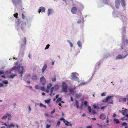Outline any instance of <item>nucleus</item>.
I'll use <instances>...</instances> for the list:
<instances>
[{
  "mask_svg": "<svg viewBox=\"0 0 128 128\" xmlns=\"http://www.w3.org/2000/svg\"><path fill=\"white\" fill-rule=\"evenodd\" d=\"M12 69L15 72L18 71V73L20 74V77H22L24 69L23 66H20V65L18 66H15L12 67Z\"/></svg>",
  "mask_w": 128,
  "mask_h": 128,
  "instance_id": "nucleus-1",
  "label": "nucleus"
},
{
  "mask_svg": "<svg viewBox=\"0 0 128 128\" xmlns=\"http://www.w3.org/2000/svg\"><path fill=\"white\" fill-rule=\"evenodd\" d=\"M62 91L64 92H66L67 91V85L65 82H63L62 84Z\"/></svg>",
  "mask_w": 128,
  "mask_h": 128,
  "instance_id": "nucleus-2",
  "label": "nucleus"
},
{
  "mask_svg": "<svg viewBox=\"0 0 128 128\" xmlns=\"http://www.w3.org/2000/svg\"><path fill=\"white\" fill-rule=\"evenodd\" d=\"M22 42L21 44V47H22L25 46L26 44V37H24V38L21 39Z\"/></svg>",
  "mask_w": 128,
  "mask_h": 128,
  "instance_id": "nucleus-3",
  "label": "nucleus"
},
{
  "mask_svg": "<svg viewBox=\"0 0 128 128\" xmlns=\"http://www.w3.org/2000/svg\"><path fill=\"white\" fill-rule=\"evenodd\" d=\"M76 73L74 72L72 73V75L71 76V79L74 80H77L78 78V77L76 76Z\"/></svg>",
  "mask_w": 128,
  "mask_h": 128,
  "instance_id": "nucleus-4",
  "label": "nucleus"
},
{
  "mask_svg": "<svg viewBox=\"0 0 128 128\" xmlns=\"http://www.w3.org/2000/svg\"><path fill=\"white\" fill-rule=\"evenodd\" d=\"M40 80L43 85H44L45 84L46 80L43 76H42L40 78Z\"/></svg>",
  "mask_w": 128,
  "mask_h": 128,
  "instance_id": "nucleus-5",
  "label": "nucleus"
},
{
  "mask_svg": "<svg viewBox=\"0 0 128 128\" xmlns=\"http://www.w3.org/2000/svg\"><path fill=\"white\" fill-rule=\"evenodd\" d=\"M120 0H115V6L116 8L118 9L119 8L120 6Z\"/></svg>",
  "mask_w": 128,
  "mask_h": 128,
  "instance_id": "nucleus-6",
  "label": "nucleus"
},
{
  "mask_svg": "<svg viewBox=\"0 0 128 128\" xmlns=\"http://www.w3.org/2000/svg\"><path fill=\"white\" fill-rule=\"evenodd\" d=\"M12 2L14 4L16 5V4L21 2L22 0H12Z\"/></svg>",
  "mask_w": 128,
  "mask_h": 128,
  "instance_id": "nucleus-7",
  "label": "nucleus"
},
{
  "mask_svg": "<svg viewBox=\"0 0 128 128\" xmlns=\"http://www.w3.org/2000/svg\"><path fill=\"white\" fill-rule=\"evenodd\" d=\"M8 120L9 119H11V116L10 114H8V113H7L6 114L4 115V116H3L2 118V119H6V118L8 117Z\"/></svg>",
  "mask_w": 128,
  "mask_h": 128,
  "instance_id": "nucleus-8",
  "label": "nucleus"
},
{
  "mask_svg": "<svg viewBox=\"0 0 128 128\" xmlns=\"http://www.w3.org/2000/svg\"><path fill=\"white\" fill-rule=\"evenodd\" d=\"M128 54H126V56H125L123 57L121 55L119 54L116 57V60L121 59H122L123 58H125L126 57V56L128 55Z\"/></svg>",
  "mask_w": 128,
  "mask_h": 128,
  "instance_id": "nucleus-9",
  "label": "nucleus"
},
{
  "mask_svg": "<svg viewBox=\"0 0 128 128\" xmlns=\"http://www.w3.org/2000/svg\"><path fill=\"white\" fill-rule=\"evenodd\" d=\"M71 11L73 14H76L77 11V9L76 7H73L72 8Z\"/></svg>",
  "mask_w": 128,
  "mask_h": 128,
  "instance_id": "nucleus-10",
  "label": "nucleus"
},
{
  "mask_svg": "<svg viewBox=\"0 0 128 128\" xmlns=\"http://www.w3.org/2000/svg\"><path fill=\"white\" fill-rule=\"evenodd\" d=\"M106 118V117L104 113H102L101 114L100 116V118L102 120H104Z\"/></svg>",
  "mask_w": 128,
  "mask_h": 128,
  "instance_id": "nucleus-11",
  "label": "nucleus"
},
{
  "mask_svg": "<svg viewBox=\"0 0 128 128\" xmlns=\"http://www.w3.org/2000/svg\"><path fill=\"white\" fill-rule=\"evenodd\" d=\"M65 125L66 126H70L72 127V124H71L70 122H68L67 120H66L65 122H64Z\"/></svg>",
  "mask_w": 128,
  "mask_h": 128,
  "instance_id": "nucleus-12",
  "label": "nucleus"
},
{
  "mask_svg": "<svg viewBox=\"0 0 128 128\" xmlns=\"http://www.w3.org/2000/svg\"><path fill=\"white\" fill-rule=\"evenodd\" d=\"M52 88H53V91L54 90H56L58 89L59 88V86L58 85H56L54 87H52Z\"/></svg>",
  "mask_w": 128,
  "mask_h": 128,
  "instance_id": "nucleus-13",
  "label": "nucleus"
},
{
  "mask_svg": "<svg viewBox=\"0 0 128 128\" xmlns=\"http://www.w3.org/2000/svg\"><path fill=\"white\" fill-rule=\"evenodd\" d=\"M112 97V96H108L106 98L104 99L103 100V102H107L109 99H110Z\"/></svg>",
  "mask_w": 128,
  "mask_h": 128,
  "instance_id": "nucleus-14",
  "label": "nucleus"
},
{
  "mask_svg": "<svg viewBox=\"0 0 128 128\" xmlns=\"http://www.w3.org/2000/svg\"><path fill=\"white\" fill-rule=\"evenodd\" d=\"M47 68V65L46 64H45L44 65V66L43 67L42 70V73H43L45 70Z\"/></svg>",
  "mask_w": 128,
  "mask_h": 128,
  "instance_id": "nucleus-15",
  "label": "nucleus"
},
{
  "mask_svg": "<svg viewBox=\"0 0 128 128\" xmlns=\"http://www.w3.org/2000/svg\"><path fill=\"white\" fill-rule=\"evenodd\" d=\"M37 76L36 75H33L32 78V80H36L37 79Z\"/></svg>",
  "mask_w": 128,
  "mask_h": 128,
  "instance_id": "nucleus-16",
  "label": "nucleus"
},
{
  "mask_svg": "<svg viewBox=\"0 0 128 128\" xmlns=\"http://www.w3.org/2000/svg\"><path fill=\"white\" fill-rule=\"evenodd\" d=\"M122 2L121 4L123 7H124L126 5V2L125 0H122Z\"/></svg>",
  "mask_w": 128,
  "mask_h": 128,
  "instance_id": "nucleus-17",
  "label": "nucleus"
},
{
  "mask_svg": "<svg viewBox=\"0 0 128 128\" xmlns=\"http://www.w3.org/2000/svg\"><path fill=\"white\" fill-rule=\"evenodd\" d=\"M14 125L13 124V123H11L10 124L8 125V128H11V127H14Z\"/></svg>",
  "mask_w": 128,
  "mask_h": 128,
  "instance_id": "nucleus-18",
  "label": "nucleus"
},
{
  "mask_svg": "<svg viewBox=\"0 0 128 128\" xmlns=\"http://www.w3.org/2000/svg\"><path fill=\"white\" fill-rule=\"evenodd\" d=\"M104 2L106 4H108L110 2L109 0H103Z\"/></svg>",
  "mask_w": 128,
  "mask_h": 128,
  "instance_id": "nucleus-19",
  "label": "nucleus"
},
{
  "mask_svg": "<svg viewBox=\"0 0 128 128\" xmlns=\"http://www.w3.org/2000/svg\"><path fill=\"white\" fill-rule=\"evenodd\" d=\"M76 102L75 104L76 105V106L77 109H78L79 108L78 104L79 103L77 100H76Z\"/></svg>",
  "mask_w": 128,
  "mask_h": 128,
  "instance_id": "nucleus-20",
  "label": "nucleus"
},
{
  "mask_svg": "<svg viewBox=\"0 0 128 128\" xmlns=\"http://www.w3.org/2000/svg\"><path fill=\"white\" fill-rule=\"evenodd\" d=\"M62 100V98H58L56 100V103H58L60 102H61V100Z\"/></svg>",
  "mask_w": 128,
  "mask_h": 128,
  "instance_id": "nucleus-21",
  "label": "nucleus"
},
{
  "mask_svg": "<svg viewBox=\"0 0 128 128\" xmlns=\"http://www.w3.org/2000/svg\"><path fill=\"white\" fill-rule=\"evenodd\" d=\"M52 86V84L51 83H50L47 86V88L48 89H49Z\"/></svg>",
  "mask_w": 128,
  "mask_h": 128,
  "instance_id": "nucleus-22",
  "label": "nucleus"
},
{
  "mask_svg": "<svg viewBox=\"0 0 128 128\" xmlns=\"http://www.w3.org/2000/svg\"><path fill=\"white\" fill-rule=\"evenodd\" d=\"M114 121L115 122L116 124H118L120 123L119 120L118 119L114 118Z\"/></svg>",
  "mask_w": 128,
  "mask_h": 128,
  "instance_id": "nucleus-23",
  "label": "nucleus"
},
{
  "mask_svg": "<svg viewBox=\"0 0 128 128\" xmlns=\"http://www.w3.org/2000/svg\"><path fill=\"white\" fill-rule=\"evenodd\" d=\"M77 44H78V46L79 47H80L82 46L81 43L80 41H78V42Z\"/></svg>",
  "mask_w": 128,
  "mask_h": 128,
  "instance_id": "nucleus-24",
  "label": "nucleus"
},
{
  "mask_svg": "<svg viewBox=\"0 0 128 128\" xmlns=\"http://www.w3.org/2000/svg\"><path fill=\"white\" fill-rule=\"evenodd\" d=\"M93 107L94 108L97 109H98L99 108V107L98 106H96L95 104H94L93 105Z\"/></svg>",
  "mask_w": 128,
  "mask_h": 128,
  "instance_id": "nucleus-25",
  "label": "nucleus"
},
{
  "mask_svg": "<svg viewBox=\"0 0 128 128\" xmlns=\"http://www.w3.org/2000/svg\"><path fill=\"white\" fill-rule=\"evenodd\" d=\"M74 89L73 88H70L69 90L70 92L72 94V93H74Z\"/></svg>",
  "mask_w": 128,
  "mask_h": 128,
  "instance_id": "nucleus-26",
  "label": "nucleus"
},
{
  "mask_svg": "<svg viewBox=\"0 0 128 128\" xmlns=\"http://www.w3.org/2000/svg\"><path fill=\"white\" fill-rule=\"evenodd\" d=\"M81 96V94H76V98H79Z\"/></svg>",
  "mask_w": 128,
  "mask_h": 128,
  "instance_id": "nucleus-27",
  "label": "nucleus"
},
{
  "mask_svg": "<svg viewBox=\"0 0 128 128\" xmlns=\"http://www.w3.org/2000/svg\"><path fill=\"white\" fill-rule=\"evenodd\" d=\"M45 87L44 86L41 87V90H42L43 91H46V90H45Z\"/></svg>",
  "mask_w": 128,
  "mask_h": 128,
  "instance_id": "nucleus-28",
  "label": "nucleus"
},
{
  "mask_svg": "<svg viewBox=\"0 0 128 128\" xmlns=\"http://www.w3.org/2000/svg\"><path fill=\"white\" fill-rule=\"evenodd\" d=\"M40 106H43V107H44L46 109V106H45L44 105V104H42L41 103H40Z\"/></svg>",
  "mask_w": 128,
  "mask_h": 128,
  "instance_id": "nucleus-29",
  "label": "nucleus"
},
{
  "mask_svg": "<svg viewBox=\"0 0 128 128\" xmlns=\"http://www.w3.org/2000/svg\"><path fill=\"white\" fill-rule=\"evenodd\" d=\"M52 80L53 82H55L56 80V76H55L53 77L52 78Z\"/></svg>",
  "mask_w": 128,
  "mask_h": 128,
  "instance_id": "nucleus-30",
  "label": "nucleus"
},
{
  "mask_svg": "<svg viewBox=\"0 0 128 128\" xmlns=\"http://www.w3.org/2000/svg\"><path fill=\"white\" fill-rule=\"evenodd\" d=\"M53 88H52L50 89V95L51 96L53 92Z\"/></svg>",
  "mask_w": 128,
  "mask_h": 128,
  "instance_id": "nucleus-31",
  "label": "nucleus"
},
{
  "mask_svg": "<svg viewBox=\"0 0 128 128\" xmlns=\"http://www.w3.org/2000/svg\"><path fill=\"white\" fill-rule=\"evenodd\" d=\"M44 102L48 104L50 102V100H44Z\"/></svg>",
  "mask_w": 128,
  "mask_h": 128,
  "instance_id": "nucleus-32",
  "label": "nucleus"
},
{
  "mask_svg": "<svg viewBox=\"0 0 128 128\" xmlns=\"http://www.w3.org/2000/svg\"><path fill=\"white\" fill-rule=\"evenodd\" d=\"M51 12V10L50 9H48V16L50 14V12Z\"/></svg>",
  "mask_w": 128,
  "mask_h": 128,
  "instance_id": "nucleus-33",
  "label": "nucleus"
},
{
  "mask_svg": "<svg viewBox=\"0 0 128 128\" xmlns=\"http://www.w3.org/2000/svg\"><path fill=\"white\" fill-rule=\"evenodd\" d=\"M16 76H17V75L13 74V75H12L10 76V78H12Z\"/></svg>",
  "mask_w": 128,
  "mask_h": 128,
  "instance_id": "nucleus-34",
  "label": "nucleus"
},
{
  "mask_svg": "<svg viewBox=\"0 0 128 128\" xmlns=\"http://www.w3.org/2000/svg\"><path fill=\"white\" fill-rule=\"evenodd\" d=\"M18 15V14L17 13H16V14H14V16L16 18H17Z\"/></svg>",
  "mask_w": 128,
  "mask_h": 128,
  "instance_id": "nucleus-35",
  "label": "nucleus"
},
{
  "mask_svg": "<svg viewBox=\"0 0 128 128\" xmlns=\"http://www.w3.org/2000/svg\"><path fill=\"white\" fill-rule=\"evenodd\" d=\"M60 120H63V122L64 123L66 120L64 118H60Z\"/></svg>",
  "mask_w": 128,
  "mask_h": 128,
  "instance_id": "nucleus-36",
  "label": "nucleus"
},
{
  "mask_svg": "<svg viewBox=\"0 0 128 128\" xmlns=\"http://www.w3.org/2000/svg\"><path fill=\"white\" fill-rule=\"evenodd\" d=\"M88 109L89 110V112H90L91 111V109L90 106H88Z\"/></svg>",
  "mask_w": 128,
  "mask_h": 128,
  "instance_id": "nucleus-37",
  "label": "nucleus"
},
{
  "mask_svg": "<svg viewBox=\"0 0 128 128\" xmlns=\"http://www.w3.org/2000/svg\"><path fill=\"white\" fill-rule=\"evenodd\" d=\"M41 8H42V12H44L45 10V8L44 7H41Z\"/></svg>",
  "mask_w": 128,
  "mask_h": 128,
  "instance_id": "nucleus-38",
  "label": "nucleus"
},
{
  "mask_svg": "<svg viewBox=\"0 0 128 128\" xmlns=\"http://www.w3.org/2000/svg\"><path fill=\"white\" fill-rule=\"evenodd\" d=\"M50 46V45L49 44H48L46 46L45 49V50H46L47 49H48V48H49V46Z\"/></svg>",
  "mask_w": 128,
  "mask_h": 128,
  "instance_id": "nucleus-39",
  "label": "nucleus"
},
{
  "mask_svg": "<svg viewBox=\"0 0 128 128\" xmlns=\"http://www.w3.org/2000/svg\"><path fill=\"white\" fill-rule=\"evenodd\" d=\"M2 82L4 84H7L8 83V82L7 80H5Z\"/></svg>",
  "mask_w": 128,
  "mask_h": 128,
  "instance_id": "nucleus-40",
  "label": "nucleus"
},
{
  "mask_svg": "<svg viewBox=\"0 0 128 128\" xmlns=\"http://www.w3.org/2000/svg\"><path fill=\"white\" fill-rule=\"evenodd\" d=\"M97 125L98 126L99 128H102V126L101 124H97Z\"/></svg>",
  "mask_w": 128,
  "mask_h": 128,
  "instance_id": "nucleus-41",
  "label": "nucleus"
},
{
  "mask_svg": "<svg viewBox=\"0 0 128 128\" xmlns=\"http://www.w3.org/2000/svg\"><path fill=\"white\" fill-rule=\"evenodd\" d=\"M42 11V8H41V7H40L39 8V9L38 10V13H40V12Z\"/></svg>",
  "mask_w": 128,
  "mask_h": 128,
  "instance_id": "nucleus-42",
  "label": "nucleus"
},
{
  "mask_svg": "<svg viewBox=\"0 0 128 128\" xmlns=\"http://www.w3.org/2000/svg\"><path fill=\"white\" fill-rule=\"evenodd\" d=\"M126 98H122V100L124 102H126Z\"/></svg>",
  "mask_w": 128,
  "mask_h": 128,
  "instance_id": "nucleus-43",
  "label": "nucleus"
},
{
  "mask_svg": "<svg viewBox=\"0 0 128 128\" xmlns=\"http://www.w3.org/2000/svg\"><path fill=\"white\" fill-rule=\"evenodd\" d=\"M92 113L93 114H94L96 113V112L94 110H92Z\"/></svg>",
  "mask_w": 128,
  "mask_h": 128,
  "instance_id": "nucleus-44",
  "label": "nucleus"
},
{
  "mask_svg": "<svg viewBox=\"0 0 128 128\" xmlns=\"http://www.w3.org/2000/svg\"><path fill=\"white\" fill-rule=\"evenodd\" d=\"M127 124V123H126V122H124L122 124V125L123 126H126Z\"/></svg>",
  "mask_w": 128,
  "mask_h": 128,
  "instance_id": "nucleus-45",
  "label": "nucleus"
},
{
  "mask_svg": "<svg viewBox=\"0 0 128 128\" xmlns=\"http://www.w3.org/2000/svg\"><path fill=\"white\" fill-rule=\"evenodd\" d=\"M50 126V124H47L46 126V128H49Z\"/></svg>",
  "mask_w": 128,
  "mask_h": 128,
  "instance_id": "nucleus-46",
  "label": "nucleus"
},
{
  "mask_svg": "<svg viewBox=\"0 0 128 128\" xmlns=\"http://www.w3.org/2000/svg\"><path fill=\"white\" fill-rule=\"evenodd\" d=\"M35 88L37 90L39 89V86H38L36 85L35 86Z\"/></svg>",
  "mask_w": 128,
  "mask_h": 128,
  "instance_id": "nucleus-47",
  "label": "nucleus"
},
{
  "mask_svg": "<svg viewBox=\"0 0 128 128\" xmlns=\"http://www.w3.org/2000/svg\"><path fill=\"white\" fill-rule=\"evenodd\" d=\"M60 121H58V122L56 124V125L58 126H59L60 124Z\"/></svg>",
  "mask_w": 128,
  "mask_h": 128,
  "instance_id": "nucleus-48",
  "label": "nucleus"
},
{
  "mask_svg": "<svg viewBox=\"0 0 128 128\" xmlns=\"http://www.w3.org/2000/svg\"><path fill=\"white\" fill-rule=\"evenodd\" d=\"M22 18L23 19H24L25 18V16L24 14H22Z\"/></svg>",
  "mask_w": 128,
  "mask_h": 128,
  "instance_id": "nucleus-49",
  "label": "nucleus"
},
{
  "mask_svg": "<svg viewBox=\"0 0 128 128\" xmlns=\"http://www.w3.org/2000/svg\"><path fill=\"white\" fill-rule=\"evenodd\" d=\"M102 96H106V93H104L103 92L102 93L101 95Z\"/></svg>",
  "mask_w": 128,
  "mask_h": 128,
  "instance_id": "nucleus-50",
  "label": "nucleus"
},
{
  "mask_svg": "<svg viewBox=\"0 0 128 128\" xmlns=\"http://www.w3.org/2000/svg\"><path fill=\"white\" fill-rule=\"evenodd\" d=\"M4 72L2 71L1 70H0V75L1 74H4Z\"/></svg>",
  "mask_w": 128,
  "mask_h": 128,
  "instance_id": "nucleus-51",
  "label": "nucleus"
},
{
  "mask_svg": "<svg viewBox=\"0 0 128 128\" xmlns=\"http://www.w3.org/2000/svg\"><path fill=\"white\" fill-rule=\"evenodd\" d=\"M55 111V109H54L51 112V114H54Z\"/></svg>",
  "mask_w": 128,
  "mask_h": 128,
  "instance_id": "nucleus-52",
  "label": "nucleus"
},
{
  "mask_svg": "<svg viewBox=\"0 0 128 128\" xmlns=\"http://www.w3.org/2000/svg\"><path fill=\"white\" fill-rule=\"evenodd\" d=\"M31 110V109L30 108V106H29V108H28L29 112H30V111Z\"/></svg>",
  "mask_w": 128,
  "mask_h": 128,
  "instance_id": "nucleus-53",
  "label": "nucleus"
},
{
  "mask_svg": "<svg viewBox=\"0 0 128 128\" xmlns=\"http://www.w3.org/2000/svg\"><path fill=\"white\" fill-rule=\"evenodd\" d=\"M82 22V21L81 20H78V21L77 22V23L78 24H79L80 23Z\"/></svg>",
  "mask_w": 128,
  "mask_h": 128,
  "instance_id": "nucleus-54",
  "label": "nucleus"
},
{
  "mask_svg": "<svg viewBox=\"0 0 128 128\" xmlns=\"http://www.w3.org/2000/svg\"><path fill=\"white\" fill-rule=\"evenodd\" d=\"M20 20H18V22H17V24H18V25L20 24Z\"/></svg>",
  "mask_w": 128,
  "mask_h": 128,
  "instance_id": "nucleus-55",
  "label": "nucleus"
},
{
  "mask_svg": "<svg viewBox=\"0 0 128 128\" xmlns=\"http://www.w3.org/2000/svg\"><path fill=\"white\" fill-rule=\"evenodd\" d=\"M86 128H92V126H88Z\"/></svg>",
  "mask_w": 128,
  "mask_h": 128,
  "instance_id": "nucleus-56",
  "label": "nucleus"
},
{
  "mask_svg": "<svg viewBox=\"0 0 128 128\" xmlns=\"http://www.w3.org/2000/svg\"><path fill=\"white\" fill-rule=\"evenodd\" d=\"M87 102L86 101H85L84 102V104L85 105H86L87 104Z\"/></svg>",
  "mask_w": 128,
  "mask_h": 128,
  "instance_id": "nucleus-57",
  "label": "nucleus"
},
{
  "mask_svg": "<svg viewBox=\"0 0 128 128\" xmlns=\"http://www.w3.org/2000/svg\"><path fill=\"white\" fill-rule=\"evenodd\" d=\"M3 86V84L0 83V87H2Z\"/></svg>",
  "mask_w": 128,
  "mask_h": 128,
  "instance_id": "nucleus-58",
  "label": "nucleus"
},
{
  "mask_svg": "<svg viewBox=\"0 0 128 128\" xmlns=\"http://www.w3.org/2000/svg\"><path fill=\"white\" fill-rule=\"evenodd\" d=\"M116 116V114H114L113 116V117H115Z\"/></svg>",
  "mask_w": 128,
  "mask_h": 128,
  "instance_id": "nucleus-59",
  "label": "nucleus"
},
{
  "mask_svg": "<svg viewBox=\"0 0 128 128\" xmlns=\"http://www.w3.org/2000/svg\"><path fill=\"white\" fill-rule=\"evenodd\" d=\"M59 96V94H57L56 96V98H57Z\"/></svg>",
  "mask_w": 128,
  "mask_h": 128,
  "instance_id": "nucleus-60",
  "label": "nucleus"
},
{
  "mask_svg": "<svg viewBox=\"0 0 128 128\" xmlns=\"http://www.w3.org/2000/svg\"><path fill=\"white\" fill-rule=\"evenodd\" d=\"M49 89H48L47 88V90L45 91L46 92L48 93L49 92Z\"/></svg>",
  "mask_w": 128,
  "mask_h": 128,
  "instance_id": "nucleus-61",
  "label": "nucleus"
},
{
  "mask_svg": "<svg viewBox=\"0 0 128 128\" xmlns=\"http://www.w3.org/2000/svg\"><path fill=\"white\" fill-rule=\"evenodd\" d=\"M71 101H73V98L72 96L70 97Z\"/></svg>",
  "mask_w": 128,
  "mask_h": 128,
  "instance_id": "nucleus-62",
  "label": "nucleus"
},
{
  "mask_svg": "<svg viewBox=\"0 0 128 128\" xmlns=\"http://www.w3.org/2000/svg\"><path fill=\"white\" fill-rule=\"evenodd\" d=\"M70 44V46L71 47H72L73 46V44L71 42Z\"/></svg>",
  "mask_w": 128,
  "mask_h": 128,
  "instance_id": "nucleus-63",
  "label": "nucleus"
},
{
  "mask_svg": "<svg viewBox=\"0 0 128 128\" xmlns=\"http://www.w3.org/2000/svg\"><path fill=\"white\" fill-rule=\"evenodd\" d=\"M67 42L69 43L70 44L71 42L70 41V40H67Z\"/></svg>",
  "mask_w": 128,
  "mask_h": 128,
  "instance_id": "nucleus-64",
  "label": "nucleus"
}]
</instances>
